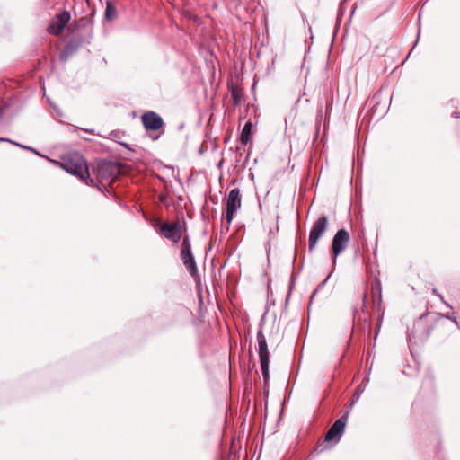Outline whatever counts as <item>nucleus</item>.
Returning a JSON list of instances; mask_svg holds the SVG:
<instances>
[{"label":"nucleus","mask_w":460,"mask_h":460,"mask_svg":"<svg viewBox=\"0 0 460 460\" xmlns=\"http://www.w3.org/2000/svg\"><path fill=\"white\" fill-rule=\"evenodd\" d=\"M61 168L71 175L85 181L90 177L88 165L84 157L78 152H69L61 156Z\"/></svg>","instance_id":"nucleus-1"},{"label":"nucleus","mask_w":460,"mask_h":460,"mask_svg":"<svg viewBox=\"0 0 460 460\" xmlns=\"http://www.w3.org/2000/svg\"><path fill=\"white\" fill-rule=\"evenodd\" d=\"M265 314L261 317L260 323V328L257 332L256 339L258 342V355L260 367L261 370V374L263 376V385H264V393L266 396L269 394V391L267 389L270 383V352L268 349V344L266 341V337L263 333L262 324L264 321Z\"/></svg>","instance_id":"nucleus-2"},{"label":"nucleus","mask_w":460,"mask_h":460,"mask_svg":"<svg viewBox=\"0 0 460 460\" xmlns=\"http://www.w3.org/2000/svg\"><path fill=\"white\" fill-rule=\"evenodd\" d=\"M89 13L85 15L76 18L73 21L72 27L75 31H79L76 35L85 39L89 37V41L93 38V20L96 15V9L87 1L86 3Z\"/></svg>","instance_id":"nucleus-3"},{"label":"nucleus","mask_w":460,"mask_h":460,"mask_svg":"<svg viewBox=\"0 0 460 460\" xmlns=\"http://www.w3.org/2000/svg\"><path fill=\"white\" fill-rule=\"evenodd\" d=\"M428 315V313L421 314L408 332V339L412 344L424 343L430 336L433 325L427 323Z\"/></svg>","instance_id":"nucleus-4"},{"label":"nucleus","mask_w":460,"mask_h":460,"mask_svg":"<svg viewBox=\"0 0 460 460\" xmlns=\"http://www.w3.org/2000/svg\"><path fill=\"white\" fill-rule=\"evenodd\" d=\"M383 91L380 89L376 92L366 102L367 111L366 116H369V119H381L388 111L389 105L383 102Z\"/></svg>","instance_id":"nucleus-5"},{"label":"nucleus","mask_w":460,"mask_h":460,"mask_svg":"<svg viewBox=\"0 0 460 460\" xmlns=\"http://www.w3.org/2000/svg\"><path fill=\"white\" fill-rule=\"evenodd\" d=\"M181 260L192 278L199 277V269L191 249L190 236L184 235L181 244Z\"/></svg>","instance_id":"nucleus-6"},{"label":"nucleus","mask_w":460,"mask_h":460,"mask_svg":"<svg viewBox=\"0 0 460 460\" xmlns=\"http://www.w3.org/2000/svg\"><path fill=\"white\" fill-rule=\"evenodd\" d=\"M349 411L338 418L325 433L323 443L333 442L334 445L340 442L348 422Z\"/></svg>","instance_id":"nucleus-7"},{"label":"nucleus","mask_w":460,"mask_h":460,"mask_svg":"<svg viewBox=\"0 0 460 460\" xmlns=\"http://www.w3.org/2000/svg\"><path fill=\"white\" fill-rule=\"evenodd\" d=\"M89 37L84 39L81 36L75 34L64 46L60 51L59 59L61 62L66 63L71 57H73L79 49L85 44H90Z\"/></svg>","instance_id":"nucleus-8"},{"label":"nucleus","mask_w":460,"mask_h":460,"mask_svg":"<svg viewBox=\"0 0 460 460\" xmlns=\"http://www.w3.org/2000/svg\"><path fill=\"white\" fill-rule=\"evenodd\" d=\"M328 217L326 215L320 216L317 220L313 224V226L309 232V245L308 251L312 252L315 248L319 239L327 230Z\"/></svg>","instance_id":"nucleus-9"},{"label":"nucleus","mask_w":460,"mask_h":460,"mask_svg":"<svg viewBox=\"0 0 460 460\" xmlns=\"http://www.w3.org/2000/svg\"><path fill=\"white\" fill-rule=\"evenodd\" d=\"M349 242V234L344 229H339L332 241V253L333 265L337 262V257L348 247Z\"/></svg>","instance_id":"nucleus-10"},{"label":"nucleus","mask_w":460,"mask_h":460,"mask_svg":"<svg viewBox=\"0 0 460 460\" xmlns=\"http://www.w3.org/2000/svg\"><path fill=\"white\" fill-rule=\"evenodd\" d=\"M241 192L238 188L232 189L227 197L226 204V219L227 224H231L234 214L241 208Z\"/></svg>","instance_id":"nucleus-11"},{"label":"nucleus","mask_w":460,"mask_h":460,"mask_svg":"<svg viewBox=\"0 0 460 460\" xmlns=\"http://www.w3.org/2000/svg\"><path fill=\"white\" fill-rule=\"evenodd\" d=\"M96 171L102 180L112 181L119 173L120 169L118 163L102 159L97 163Z\"/></svg>","instance_id":"nucleus-12"},{"label":"nucleus","mask_w":460,"mask_h":460,"mask_svg":"<svg viewBox=\"0 0 460 460\" xmlns=\"http://www.w3.org/2000/svg\"><path fill=\"white\" fill-rule=\"evenodd\" d=\"M156 231L166 239L177 243L181 239V226L179 220L173 223H161L159 226H155Z\"/></svg>","instance_id":"nucleus-13"},{"label":"nucleus","mask_w":460,"mask_h":460,"mask_svg":"<svg viewBox=\"0 0 460 460\" xmlns=\"http://www.w3.org/2000/svg\"><path fill=\"white\" fill-rule=\"evenodd\" d=\"M70 20V12L67 10H63L49 22L47 30L49 33L58 36L64 31Z\"/></svg>","instance_id":"nucleus-14"},{"label":"nucleus","mask_w":460,"mask_h":460,"mask_svg":"<svg viewBox=\"0 0 460 460\" xmlns=\"http://www.w3.org/2000/svg\"><path fill=\"white\" fill-rule=\"evenodd\" d=\"M141 120L146 131H156L164 126L163 118L153 111L144 112Z\"/></svg>","instance_id":"nucleus-15"},{"label":"nucleus","mask_w":460,"mask_h":460,"mask_svg":"<svg viewBox=\"0 0 460 460\" xmlns=\"http://www.w3.org/2000/svg\"><path fill=\"white\" fill-rule=\"evenodd\" d=\"M371 293L374 304L379 308L382 303V286L378 278H376L372 282Z\"/></svg>","instance_id":"nucleus-16"},{"label":"nucleus","mask_w":460,"mask_h":460,"mask_svg":"<svg viewBox=\"0 0 460 460\" xmlns=\"http://www.w3.org/2000/svg\"><path fill=\"white\" fill-rule=\"evenodd\" d=\"M252 121L247 120L243 125V129L239 135V140L244 146L252 143Z\"/></svg>","instance_id":"nucleus-17"},{"label":"nucleus","mask_w":460,"mask_h":460,"mask_svg":"<svg viewBox=\"0 0 460 460\" xmlns=\"http://www.w3.org/2000/svg\"><path fill=\"white\" fill-rule=\"evenodd\" d=\"M118 17V11L111 0H106L105 2V12H104V20L106 22H113Z\"/></svg>","instance_id":"nucleus-18"},{"label":"nucleus","mask_w":460,"mask_h":460,"mask_svg":"<svg viewBox=\"0 0 460 460\" xmlns=\"http://www.w3.org/2000/svg\"><path fill=\"white\" fill-rule=\"evenodd\" d=\"M2 142H8V143H11L13 145H15L22 149H25V150H29L32 153H34L35 155H37L38 156H40V157H44V158H47L48 160L51 161L50 158L47 157L46 155H41L36 148L34 147H31V146H25V145H22V144H20V143H17L15 141H13L9 138H6V137H2Z\"/></svg>","instance_id":"nucleus-19"},{"label":"nucleus","mask_w":460,"mask_h":460,"mask_svg":"<svg viewBox=\"0 0 460 460\" xmlns=\"http://www.w3.org/2000/svg\"><path fill=\"white\" fill-rule=\"evenodd\" d=\"M230 92L234 104L235 106L239 105L243 97L242 91L238 87H235L232 84L230 86Z\"/></svg>","instance_id":"nucleus-20"},{"label":"nucleus","mask_w":460,"mask_h":460,"mask_svg":"<svg viewBox=\"0 0 460 460\" xmlns=\"http://www.w3.org/2000/svg\"><path fill=\"white\" fill-rule=\"evenodd\" d=\"M368 381H369L368 377L363 378L362 382L355 388L354 393L352 394V396L355 398V401L359 400Z\"/></svg>","instance_id":"nucleus-21"},{"label":"nucleus","mask_w":460,"mask_h":460,"mask_svg":"<svg viewBox=\"0 0 460 460\" xmlns=\"http://www.w3.org/2000/svg\"><path fill=\"white\" fill-rule=\"evenodd\" d=\"M332 269H334V267H333ZM332 273V271H331V272L328 274V276H327V277H326V278H325L322 282H320V283L317 285L316 288L314 289V291L312 293V295H311V296H310V299H309V305H311V303H312V301H313L314 297L316 296V294H317L318 292H320V291L323 288V287L326 285V283L328 282V279H330V277H331Z\"/></svg>","instance_id":"nucleus-22"},{"label":"nucleus","mask_w":460,"mask_h":460,"mask_svg":"<svg viewBox=\"0 0 460 460\" xmlns=\"http://www.w3.org/2000/svg\"><path fill=\"white\" fill-rule=\"evenodd\" d=\"M295 282H296V274L294 272H292V274L290 276V279H289L288 292V294L286 296V298H285V309L288 306V301H289V298H290L291 292L293 290V287L295 285Z\"/></svg>","instance_id":"nucleus-23"},{"label":"nucleus","mask_w":460,"mask_h":460,"mask_svg":"<svg viewBox=\"0 0 460 460\" xmlns=\"http://www.w3.org/2000/svg\"><path fill=\"white\" fill-rule=\"evenodd\" d=\"M319 445H317L314 450L309 454L308 456V460H312L313 458L315 457L316 455L323 452L324 450H326L328 448V446H324L322 448H319Z\"/></svg>","instance_id":"nucleus-24"},{"label":"nucleus","mask_w":460,"mask_h":460,"mask_svg":"<svg viewBox=\"0 0 460 460\" xmlns=\"http://www.w3.org/2000/svg\"><path fill=\"white\" fill-rule=\"evenodd\" d=\"M420 13H419V15H418V33H417V39L411 48V49L410 50L407 58L411 55V53L413 51L414 48L416 47V45L418 44V41H419V39H420Z\"/></svg>","instance_id":"nucleus-25"},{"label":"nucleus","mask_w":460,"mask_h":460,"mask_svg":"<svg viewBox=\"0 0 460 460\" xmlns=\"http://www.w3.org/2000/svg\"><path fill=\"white\" fill-rule=\"evenodd\" d=\"M438 317H442V318L448 319L449 321H452L457 326V328L460 329L459 323L457 322V320L455 316L449 315L447 314H438Z\"/></svg>","instance_id":"nucleus-26"},{"label":"nucleus","mask_w":460,"mask_h":460,"mask_svg":"<svg viewBox=\"0 0 460 460\" xmlns=\"http://www.w3.org/2000/svg\"><path fill=\"white\" fill-rule=\"evenodd\" d=\"M432 294L437 296L439 298V300L446 305L447 307L452 309V306L445 301L444 296L438 292L437 288L432 289Z\"/></svg>","instance_id":"nucleus-27"},{"label":"nucleus","mask_w":460,"mask_h":460,"mask_svg":"<svg viewBox=\"0 0 460 460\" xmlns=\"http://www.w3.org/2000/svg\"><path fill=\"white\" fill-rule=\"evenodd\" d=\"M51 114L55 118H62L64 115L63 111L58 105L56 107H54V109H52Z\"/></svg>","instance_id":"nucleus-28"},{"label":"nucleus","mask_w":460,"mask_h":460,"mask_svg":"<svg viewBox=\"0 0 460 460\" xmlns=\"http://www.w3.org/2000/svg\"><path fill=\"white\" fill-rule=\"evenodd\" d=\"M8 108H9V105L7 103L4 102V101L2 100V108H1L2 118L7 112Z\"/></svg>","instance_id":"nucleus-29"},{"label":"nucleus","mask_w":460,"mask_h":460,"mask_svg":"<svg viewBox=\"0 0 460 460\" xmlns=\"http://www.w3.org/2000/svg\"><path fill=\"white\" fill-rule=\"evenodd\" d=\"M323 117V110L322 109H318L317 110V119L320 120Z\"/></svg>","instance_id":"nucleus-30"},{"label":"nucleus","mask_w":460,"mask_h":460,"mask_svg":"<svg viewBox=\"0 0 460 460\" xmlns=\"http://www.w3.org/2000/svg\"><path fill=\"white\" fill-rule=\"evenodd\" d=\"M296 249H295L294 257H293V260H292V266L293 267H294V265L296 263Z\"/></svg>","instance_id":"nucleus-31"},{"label":"nucleus","mask_w":460,"mask_h":460,"mask_svg":"<svg viewBox=\"0 0 460 460\" xmlns=\"http://www.w3.org/2000/svg\"><path fill=\"white\" fill-rule=\"evenodd\" d=\"M358 401H355V398L353 396H351V402H350V405L349 407L352 408L353 405L357 402Z\"/></svg>","instance_id":"nucleus-32"},{"label":"nucleus","mask_w":460,"mask_h":460,"mask_svg":"<svg viewBox=\"0 0 460 460\" xmlns=\"http://www.w3.org/2000/svg\"><path fill=\"white\" fill-rule=\"evenodd\" d=\"M381 323H381V320H380V321H379V323H377V328H378V329H380V327H381ZM378 331H379V330H377V331L376 332V336H377V334H378Z\"/></svg>","instance_id":"nucleus-33"},{"label":"nucleus","mask_w":460,"mask_h":460,"mask_svg":"<svg viewBox=\"0 0 460 460\" xmlns=\"http://www.w3.org/2000/svg\"><path fill=\"white\" fill-rule=\"evenodd\" d=\"M120 145H122L123 146H125V147H126V148H128V149H130V148H129V145H128V144H127V143H122V142H121V143H120Z\"/></svg>","instance_id":"nucleus-34"},{"label":"nucleus","mask_w":460,"mask_h":460,"mask_svg":"<svg viewBox=\"0 0 460 460\" xmlns=\"http://www.w3.org/2000/svg\"><path fill=\"white\" fill-rule=\"evenodd\" d=\"M49 106H50L51 109H54V107H56L57 104L52 102H50Z\"/></svg>","instance_id":"nucleus-35"},{"label":"nucleus","mask_w":460,"mask_h":460,"mask_svg":"<svg viewBox=\"0 0 460 460\" xmlns=\"http://www.w3.org/2000/svg\"><path fill=\"white\" fill-rule=\"evenodd\" d=\"M453 116H454L455 118H459V117H460L459 112H454V113H453Z\"/></svg>","instance_id":"nucleus-36"},{"label":"nucleus","mask_w":460,"mask_h":460,"mask_svg":"<svg viewBox=\"0 0 460 460\" xmlns=\"http://www.w3.org/2000/svg\"><path fill=\"white\" fill-rule=\"evenodd\" d=\"M362 302H363V305H365V302H366V294H364V295H363Z\"/></svg>","instance_id":"nucleus-37"},{"label":"nucleus","mask_w":460,"mask_h":460,"mask_svg":"<svg viewBox=\"0 0 460 460\" xmlns=\"http://www.w3.org/2000/svg\"><path fill=\"white\" fill-rule=\"evenodd\" d=\"M47 101H48L49 104H50V102H52V101L49 97H47Z\"/></svg>","instance_id":"nucleus-38"},{"label":"nucleus","mask_w":460,"mask_h":460,"mask_svg":"<svg viewBox=\"0 0 460 460\" xmlns=\"http://www.w3.org/2000/svg\"><path fill=\"white\" fill-rule=\"evenodd\" d=\"M347 0H341L340 5H341L344 2H346Z\"/></svg>","instance_id":"nucleus-39"},{"label":"nucleus","mask_w":460,"mask_h":460,"mask_svg":"<svg viewBox=\"0 0 460 460\" xmlns=\"http://www.w3.org/2000/svg\"><path fill=\"white\" fill-rule=\"evenodd\" d=\"M270 247L269 246V247H268V250H267V252L269 253V252H270Z\"/></svg>","instance_id":"nucleus-40"},{"label":"nucleus","mask_w":460,"mask_h":460,"mask_svg":"<svg viewBox=\"0 0 460 460\" xmlns=\"http://www.w3.org/2000/svg\"><path fill=\"white\" fill-rule=\"evenodd\" d=\"M45 3L49 2V0H43Z\"/></svg>","instance_id":"nucleus-41"}]
</instances>
